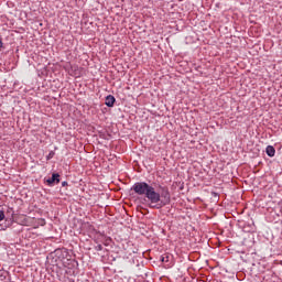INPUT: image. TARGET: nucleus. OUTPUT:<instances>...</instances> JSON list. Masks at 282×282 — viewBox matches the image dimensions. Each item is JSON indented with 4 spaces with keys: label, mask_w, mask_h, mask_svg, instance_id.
I'll return each instance as SVG.
<instances>
[{
    "label": "nucleus",
    "mask_w": 282,
    "mask_h": 282,
    "mask_svg": "<svg viewBox=\"0 0 282 282\" xmlns=\"http://www.w3.org/2000/svg\"><path fill=\"white\" fill-rule=\"evenodd\" d=\"M148 202H150V208H164L167 204H171V193L169 187H162L161 193L155 192V187L151 186L145 195Z\"/></svg>",
    "instance_id": "f257e3e1"
},
{
    "label": "nucleus",
    "mask_w": 282,
    "mask_h": 282,
    "mask_svg": "<svg viewBox=\"0 0 282 282\" xmlns=\"http://www.w3.org/2000/svg\"><path fill=\"white\" fill-rule=\"evenodd\" d=\"M149 189H151V185L144 182H138L132 186V191L137 193V195H148Z\"/></svg>",
    "instance_id": "f03ea898"
},
{
    "label": "nucleus",
    "mask_w": 282,
    "mask_h": 282,
    "mask_svg": "<svg viewBox=\"0 0 282 282\" xmlns=\"http://www.w3.org/2000/svg\"><path fill=\"white\" fill-rule=\"evenodd\" d=\"M61 182V175L58 173L52 174V177L46 181L48 186H52V184H58Z\"/></svg>",
    "instance_id": "7ed1b4c3"
},
{
    "label": "nucleus",
    "mask_w": 282,
    "mask_h": 282,
    "mask_svg": "<svg viewBox=\"0 0 282 282\" xmlns=\"http://www.w3.org/2000/svg\"><path fill=\"white\" fill-rule=\"evenodd\" d=\"M105 105L107 107H113V105H116V97L111 96V95H108L106 97V101H105Z\"/></svg>",
    "instance_id": "20e7f679"
},
{
    "label": "nucleus",
    "mask_w": 282,
    "mask_h": 282,
    "mask_svg": "<svg viewBox=\"0 0 282 282\" xmlns=\"http://www.w3.org/2000/svg\"><path fill=\"white\" fill-rule=\"evenodd\" d=\"M265 153L267 155H269V158H274L276 150L274 149V147L268 145L265 149Z\"/></svg>",
    "instance_id": "39448f33"
},
{
    "label": "nucleus",
    "mask_w": 282,
    "mask_h": 282,
    "mask_svg": "<svg viewBox=\"0 0 282 282\" xmlns=\"http://www.w3.org/2000/svg\"><path fill=\"white\" fill-rule=\"evenodd\" d=\"M161 261H162L163 263H169V256H163V257L161 258Z\"/></svg>",
    "instance_id": "423d86ee"
},
{
    "label": "nucleus",
    "mask_w": 282,
    "mask_h": 282,
    "mask_svg": "<svg viewBox=\"0 0 282 282\" xmlns=\"http://www.w3.org/2000/svg\"><path fill=\"white\" fill-rule=\"evenodd\" d=\"M6 219V214L0 210V221H3Z\"/></svg>",
    "instance_id": "0eeeda50"
},
{
    "label": "nucleus",
    "mask_w": 282,
    "mask_h": 282,
    "mask_svg": "<svg viewBox=\"0 0 282 282\" xmlns=\"http://www.w3.org/2000/svg\"><path fill=\"white\" fill-rule=\"evenodd\" d=\"M96 250H102V245H98V246L96 247Z\"/></svg>",
    "instance_id": "6e6552de"
},
{
    "label": "nucleus",
    "mask_w": 282,
    "mask_h": 282,
    "mask_svg": "<svg viewBox=\"0 0 282 282\" xmlns=\"http://www.w3.org/2000/svg\"><path fill=\"white\" fill-rule=\"evenodd\" d=\"M3 47V41L0 39V50Z\"/></svg>",
    "instance_id": "1a4fd4ad"
},
{
    "label": "nucleus",
    "mask_w": 282,
    "mask_h": 282,
    "mask_svg": "<svg viewBox=\"0 0 282 282\" xmlns=\"http://www.w3.org/2000/svg\"><path fill=\"white\" fill-rule=\"evenodd\" d=\"M62 186H67V182H63V183H62Z\"/></svg>",
    "instance_id": "9d476101"
}]
</instances>
